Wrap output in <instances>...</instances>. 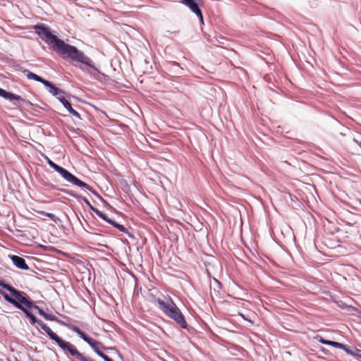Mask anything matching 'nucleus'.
Returning a JSON list of instances; mask_svg holds the SVG:
<instances>
[{
	"label": "nucleus",
	"instance_id": "12",
	"mask_svg": "<svg viewBox=\"0 0 361 361\" xmlns=\"http://www.w3.org/2000/svg\"><path fill=\"white\" fill-rule=\"evenodd\" d=\"M17 303L18 305H14L16 307L21 310L25 314L26 316L30 318V322L32 324H35V323H37L38 324V322L36 319V317H35V315H33L31 312L30 310H28L29 308H27V307L22 302H20V301H18L17 300Z\"/></svg>",
	"mask_w": 361,
	"mask_h": 361
},
{
	"label": "nucleus",
	"instance_id": "16",
	"mask_svg": "<svg viewBox=\"0 0 361 361\" xmlns=\"http://www.w3.org/2000/svg\"><path fill=\"white\" fill-rule=\"evenodd\" d=\"M58 99L63 104V105L64 106V107L68 110L69 111L70 109H71L72 106H71V104L66 99V98L64 97V96H58L57 97Z\"/></svg>",
	"mask_w": 361,
	"mask_h": 361
},
{
	"label": "nucleus",
	"instance_id": "23",
	"mask_svg": "<svg viewBox=\"0 0 361 361\" xmlns=\"http://www.w3.org/2000/svg\"><path fill=\"white\" fill-rule=\"evenodd\" d=\"M44 318L47 320H50V321H55L56 320V317L54 315H51V314H46V315L44 316Z\"/></svg>",
	"mask_w": 361,
	"mask_h": 361
},
{
	"label": "nucleus",
	"instance_id": "21",
	"mask_svg": "<svg viewBox=\"0 0 361 361\" xmlns=\"http://www.w3.org/2000/svg\"><path fill=\"white\" fill-rule=\"evenodd\" d=\"M68 112H69L71 114H72L73 116H75V117H77V118H80V114H79L77 111L74 110L73 108H71V109H70V110L68 111Z\"/></svg>",
	"mask_w": 361,
	"mask_h": 361
},
{
	"label": "nucleus",
	"instance_id": "19",
	"mask_svg": "<svg viewBox=\"0 0 361 361\" xmlns=\"http://www.w3.org/2000/svg\"><path fill=\"white\" fill-rule=\"evenodd\" d=\"M29 309H35V310H37L39 312V314L42 316H43L44 317V316L46 315L47 313H45V312L40 309L38 306L35 305H33V303L32 302V307H28Z\"/></svg>",
	"mask_w": 361,
	"mask_h": 361
},
{
	"label": "nucleus",
	"instance_id": "2",
	"mask_svg": "<svg viewBox=\"0 0 361 361\" xmlns=\"http://www.w3.org/2000/svg\"><path fill=\"white\" fill-rule=\"evenodd\" d=\"M0 294L6 301L13 305H18L17 303L18 300L20 302L23 303L27 307H32V301L25 292L20 291L1 280Z\"/></svg>",
	"mask_w": 361,
	"mask_h": 361
},
{
	"label": "nucleus",
	"instance_id": "17",
	"mask_svg": "<svg viewBox=\"0 0 361 361\" xmlns=\"http://www.w3.org/2000/svg\"><path fill=\"white\" fill-rule=\"evenodd\" d=\"M37 212L39 214H41L44 215V216H48L49 218H50L51 220H53L55 222L59 221V218L56 215L52 214V213H47V212H45L44 211H39Z\"/></svg>",
	"mask_w": 361,
	"mask_h": 361
},
{
	"label": "nucleus",
	"instance_id": "26",
	"mask_svg": "<svg viewBox=\"0 0 361 361\" xmlns=\"http://www.w3.org/2000/svg\"><path fill=\"white\" fill-rule=\"evenodd\" d=\"M84 201H85L87 204L90 205V204L89 201H88L87 199H85H85H84Z\"/></svg>",
	"mask_w": 361,
	"mask_h": 361
},
{
	"label": "nucleus",
	"instance_id": "18",
	"mask_svg": "<svg viewBox=\"0 0 361 361\" xmlns=\"http://www.w3.org/2000/svg\"><path fill=\"white\" fill-rule=\"evenodd\" d=\"M328 345L333 346L334 348L340 349L344 348V344L332 341H330V342L328 343Z\"/></svg>",
	"mask_w": 361,
	"mask_h": 361
},
{
	"label": "nucleus",
	"instance_id": "27",
	"mask_svg": "<svg viewBox=\"0 0 361 361\" xmlns=\"http://www.w3.org/2000/svg\"><path fill=\"white\" fill-rule=\"evenodd\" d=\"M354 142H357L358 144V142L355 139ZM359 145L361 147V143H359Z\"/></svg>",
	"mask_w": 361,
	"mask_h": 361
},
{
	"label": "nucleus",
	"instance_id": "1",
	"mask_svg": "<svg viewBox=\"0 0 361 361\" xmlns=\"http://www.w3.org/2000/svg\"><path fill=\"white\" fill-rule=\"evenodd\" d=\"M35 30L39 37L51 45L53 50L63 59L78 60L83 59L82 55L75 47L68 44L62 39H59L50 32L49 28L43 25H36Z\"/></svg>",
	"mask_w": 361,
	"mask_h": 361
},
{
	"label": "nucleus",
	"instance_id": "24",
	"mask_svg": "<svg viewBox=\"0 0 361 361\" xmlns=\"http://www.w3.org/2000/svg\"><path fill=\"white\" fill-rule=\"evenodd\" d=\"M345 350L348 354L353 355L354 350H350L347 345H344V348H341Z\"/></svg>",
	"mask_w": 361,
	"mask_h": 361
},
{
	"label": "nucleus",
	"instance_id": "8",
	"mask_svg": "<svg viewBox=\"0 0 361 361\" xmlns=\"http://www.w3.org/2000/svg\"><path fill=\"white\" fill-rule=\"evenodd\" d=\"M38 325L48 334L51 340L56 341L60 348H62L63 345H66V341L60 338L47 324L39 321L38 322Z\"/></svg>",
	"mask_w": 361,
	"mask_h": 361
},
{
	"label": "nucleus",
	"instance_id": "7",
	"mask_svg": "<svg viewBox=\"0 0 361 361\" xmlns=\"http://www.w3.org/2000/svg\"><path fill=\"white\" fill-rule=\"evenodd\" d=\"M0 97L10 101H13V104L18 108H20V102H27V101L22 98L21 97L16 95L12 92H6L5 90H3L1 88H0Z\"/></svg>",
	"mask_w": 361,
	"mask_h": 361
},
{
	"label": "nucleus",
	"instance_id": "15",
	"mask_svg": "<svg viewBox=\"0 0 361 361\" xmlns=\"http://www.w3.org/2000/svg\"><path fill=\"white\" fill-rule=\"evenodd\" d=\"M46 87H49V92L54 96H59L60 94H63L64 92L61 90V89L56 87L53 84H51L50 82H49V84L44 85Z\"/></svg>",
	"mask_w": 361,
	"mask_h": 361
},
{
	"label": "nucleus",
	"instance_id": "11",
	"mask_svg": "<svg viewBox=\"0 0 361 361\" xmlns=\"http://www.w3.org/2000/svg\"><path fill=\"white\" fill-rule=\"evenodd\" d=\"M92 209L93 210V212L99 216L100 217L101 219H104V221L109 222V224H111V225H113L115 228H117L118 229H119L120 231H125L126 228L125 227L123 226V225H121V224H118L117 223H116L115 221L111 220V219H109L107 216L104 214H103L101 211H99V209H95V208H93L92 207Z\"/></svg>",
	"mask_w": 361,
	"mask_h": 361
},
{
	"label": "nucleus",
	"instance_id": "3",
	"mask_svg": "<svg viewBox=\"0 0 361 361\" xmlns=\"http://www.w3.org/2000/svg\"><path fill=\"white\" fill-rule=\"evenodd\" d=\"M159 308L170 319H173L183 329H187L188 324L184 315L180 309L176 306L172 299L169 297L168 302L162 300H157Z\"/></svg>",
	"mask_w": 361,
	"mask_h": 361
},
{
	"label": "nucleus",
	"instance_id": "5",
	"mask_svg": "<svg viewBox=\"0 0 361 361\" xmlns=\"http://www.w3.org/2000/svg\"><path fill=\"white\" fill-rule=\"evenodd\" d=\"M81 338H82L85 342H87L95 351V353L102 357L105 361H113L109 357L105 355L102 350L107 349L104 346V345L90 337H89L87 334H85L83 331H82L78 327H74L73 329Z\"/></svg>",
	"mask_w": 361,
	"mask_h": 361
},
{
	"label": "nucleus",
	"instance_id": "20",
	"mask_svg": "<svg viewBox=\"0 0 361 361\" xmlns=\"http://www.w3.org/2000/svg\"><path fill=\"white\" fill-rule=\"evenodd\" d=\"M147 300H148L149 302H152V303H154V304H157V305H158V304H157V301H155V302H154V300H161V299H160V298H156L154 295H153V294H152V293H149V295H148V298H147Z\"/></svg>",
	"mask_w": 361,
	"mask_h": 361
},
{
	"label": "nucleus",
	"instance_id": "25",
	"mask_svg": "<svg viewBox=\"0 0 361 361\" xmlns=\"http://www.w3.org/2000/svg\"><path fill=\"white\" fill-rule=\"evenodd\" d=\"M319 341L322 343V344H324V345H328V343L330 342V341H328V340H325L323 338L320 337V338L319 339Z\"/></svg>",
	"mask_w": 361,
	"mask_h": 361
},
{
	"label": "nucleus",
	"instance_id": "13",
	"mask_svg": "<svg viewBox=\"0 0 361 361\" xmlns=\"http://www.w3.org/2000/svg\"><path fill=\"white\" fill-rule=\"evenodd\" d=\"M11 259L14 264V265L18 269L23 270H27L29 269L27 264L25 262V260L18 255H12L11 256Z\"/></svg>",
	"mask_w": 361,
	"mask_h": 361
},
{
	"label": "nucleus",
	"instance_id": "6",
	"mask_svg": "<svg viewBox=\"0 0 361 361\" xmlns=\"http://www.w3.org/2000/svg\"><path fill=\"white\" fill-rule=\"evenodd\" d=\"M79 52L82 55V58L81 59H71L73 61H77L81 63H83L89 67V68L85 69L90 75L94 77L95 79L98 80H102L104 77V75L97 68H96L92 64L91 59L87 56L82 51L79 50Z\"/></svg>",
	"mask_w": 361,
	"mask_h": 361
},
{
	"label": "nucleus",
	"instance_id": "9",
	"mask_svg": "<svg viewBox=\"0 0 361 361\" xmlns=\"http://www.w3.org/2000/svg\"><path fill=\"white\" fill-rule=\"evenodd\" d=\"M180 2L187 6L192 12L195 13L203 21V16L201 10L194 0H180Z\"/></svg>",
	"mask_w": 361,
	"mask_h": 361
},
{
	"label": "nucleus",
	"instance_id": "4",
	"mask_svg": "<svg viewBox=\"0 0 361 361\" xmlns=\"http://www.w3.org/2000/svg\"><path fill=\"white\" fill-rule=\"evenodd\" d=\"M47 163L51 168H53L56 171H57L59 173H60L61 176L68 182H69L75 185H77V186H79L81 188H85L90 192H93V190L90 185H89L88 184L85 183V182L79 180L77 177H75L74 175L71 173L69 171H68L64 168L56 164L49 159H47Z\"/></svg>",
	"mask_w": 361,
	"mask_h": 361
},
{
	"label": "nucleus",
	"instance_id": "10",
	"mask_svg": "<svg viewBox=\"0 0 361 361\" xmlns=\"http://www.w3.org/2000/svg\"><path fill=\"white\" fill-rule=\"evenodd\" d=\"M61 348L65 351L66 350L69 352L71 355L75 356V358L79 361H80L82 358L84 357V355L78 350L75 346L69 342L66 341V345H63Z\"/></svg>",
	"mask_w": 361,
	"mask_h": 361
},
{
	"label": "nucleus",
	"instance_id": "14",
	"mask_svg": "<svg viewBox=\"0 0 361 361\" xmlns=\"http://www.w3.org/2000/svg\"><path fill=\"white\" fill-rule=\"evenodd\" d=\"M24 73H26V76L30 80H35L36 81L42 82L43 85H47L49 84V81L46 80L43 78H42L40 76L37 75V74L30 72L27 70H25Z\"/></svg>",
	"mask_w": 361,
	"mask_h": 361
},
{
	"label": "nucleus",
	"instance_id": "22",
	"mask_svg": "<svg viewBox=\"0 0 361 361\" xmlns=\"http://www.w3.org/2000/svg\"><path fill=\"white\" fill-rule=\"evenodd\" d=\"M353 356L356 357L361 358V350H359V349H357V348H355V349L354 350V352H353Z\"/></svg>",
	"mask_w": 361,
	"mask_h": 361
}]
</instances>
